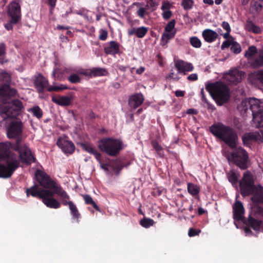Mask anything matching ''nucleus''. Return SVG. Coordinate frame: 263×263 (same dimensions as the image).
<instances>
[{
  "instance_id": "f257e3e1",
  "label": "nucleus",
  "mask_w": 263,
  "mask_h": 263,
  "mask_svg": "<svg viewBox=\"0 0 263 263\" xmlns=\"http://www.w3.org/2000/svg\"><path fill=\"white\" fill-rule=\"evenodd\" d=\"M0 81L6 83L0 87V102L3 103L0 106V115L4 120L16 118L21 113L23 108V103L18 99L8 101L17 92L15 89L11 88L8 84L11 81L10 75L6 72L0 73Z\"/></svg>"
},
{
  "instance_id": "f03ea898",
  "label": "nucleus",
  "mask_w": 263,
  "mask_h": 263,
  "mask_svg": "<svg viewBox=\"0 0 263 263\" xmlns=\"http://www.w3.org/2000/svg\"><path fill=\"white\" fill-rule=\"evenodd\" d=\"M230 70L223 74L221 80L206 84L205 89L217 104L221 106L230 99Z\"/></svg>"
},
{
  "instance_id": "7ed1b4c3",
  "label": "nucleus",
  "mask_w": 263,
  "mask_h": 263,
  "mask_svg": "<svg viewBox=\"0 0 263 263\" xmlns=\"http://www.w3.org/2000/svg\"><path fill=\"white\" fill-rule=\"evenodd\" d=\"M12 143L9 141L0 143V160H5L7 165L0 163V177H10L20 166L18 158L16 154L10 151Z\"/></svg>"
},
{
  "instance_id": "20e7f679",
  "label": "nucleus",
  "mask_w": 263,
  "mask_h": 263,
  "mask_svg": "<svg viewBox=\"0 0 263 263\" xmlns=\"http://www.w3.org/2000/svg\"><path fill=\"white\" fill-rule=\"evenodd\" d=\"M254 178L249 171L246 172L242 180L240 181L239 186L242 195L247 196L252 194L251 200L255 204L263 202V187L258 185L255 186Z\"/></svg>"
},
{
  "instance_id": "39448f33",
  "label": "nucleus",
  "mask_w": 263,
  "mask_h": 263,
  "mask_svg": "<svg viewBox=\"0 0 263 263\" xmlns=\"http://www.w3.org/2000/svg\"><path fill=\"white\" fill-rule=\"evenodd\" d=\"M209 130L222 143V155L230 164V126L217 122L210 126Z\"/></svg>"
},
{
  "instance_id": "423d86ee",
  "label": "nucleus",
  "mask_w": 263,
  "mask_h": 263,
  "mask_svg": "<svg viewBox=\"0 0 263 263\" xmlns=\"http://www.w3.org/2000/svg\"><path fill=\"white\" fill-rule=\"evenodd\" d=\"M233 209L234 223L237 228H238L237 222H241L246 224L243 227V229L247 234L252 233L250 227H251L255 231H259L260 230L262 221L256 219L251 216H249L248 219H246L244 216L245 209L242 203L240 201H236L233 206Z\"/></svg>"
},
{
  "instance_id": "0eeeda50",
  "label": "nucleus",
  "mask_w": 263,
  "mask_h": 263,
  "mask_svg": "<svg viewBox=\"0 0 263 263\" xmlns=\"http://www.w3.org/2000/svg\"><path fill=\"white\" fill-rule=\"evenodd\" d=\"M238 140L237 134L231 128V159L234 163L242 170L248 167V155L247 152L241 147H236V141Z\"/></svg>"
},
{
  "instance_id": "6e6552de",
  "label": "nucleus",
  "mask_w": 263,
  "mask_h": 263,
  "mask_svg": "<svg viewBox=\"0 0 263 263\" xmlns=\"http://www.w3.org/2000/svg\"><path fill=\"white\" fill-rule=\"evenodd\" d=\"M98 143L99 149L111 157L117 156L123 148L122 141L118 139L105 138L100 139Z\"/></svg>"
},
{
  "instance_id": "1a4fd4ad",
  "label": "nucleus",
  "mask_w": 263,
  "mask_h": 263,
  "mask_svg": "<svg viewBox=\"0 0 263 263\" xmlns=\"http://www.w3.org/2000/svg\"><path fill=\"white\" fill-rule=\"evenodd\" d=\"M10 149H12L18 153V155L16 154L18 160H21L22 162L26 164H30L32 162H35V158L32 156L30 149L26 146V145H22L21 140L17 139L15 143H12V146ZM20 162V161H19Z\"/></svg>"
},
{
  "instance_id": "9d476101",
  "label": "nucleus",
  "mask_w": 263,
  "mask_h": 263,
  "mask_svg": "<svg viewBox=\"0 0 263 263\" xmlns=\"http://www.w3.org/2000/svg\"><path fill=\"white\" fill-rule=\"evenodd\" d=\"M35 178L39 185L45 190L54 191L60 185L52 179L45 172L37 170L35 173Z\"/></svg>"
},
{
  "instance_id": "9b49d317",
  "label": "nucleus",
  "mask_w": 263,
  "mask_h": 263,
  "mask_svg": "<svg viewBox=\"0 0 263 263\" xmlns=\"http://www.w3.org/2000/svg\"><path fill=\"white\" fill-rule=\"evenodd\" d=\"M260 101L255 98H250L249 99L243 100L240 104L237 106V109L242 116H245L248 113V111H256L259 107Z\"/></svg>"
},
{
  "instance_id": "f8f14e48",
  "label": "nucleus",
  "mask_w": 263,
  "mask_h": 263,
  "mask_svg": "<svg viewBox=\"0 0 263 263\" xmlns=\"http://www.w3.org/2000/svg\"><path fill=\"white\" fill-rule=\"evenodd\" d=\"M44 192V195L41 200L47 207L51 209H59L61 207V203L53 197L54 194H56L55 191L47 190Z\"/></svg>"
},
{
  "instance_id": "ddd939ff",
  "label": "nucleus",
  "mask_w": 263,
  "mask_h": 263,
  "mask_svg": "<svg viewBox=\"0 0 263 263\" xmlns=\"http://www.w3.org/2000/svg\"><path fill=\"white\" fill-rule=\"evenodd\" d=\"M22 133V123L21 121L12 122L7 130V136L9 138H16L20 139L18 137Z\"/></svg>"
},
{
  "instance_id": "4468645a",
  "label": "nucleus",
  "mask_w": 263,
  "mask_h": 263,
  "mask_svg": "<svg viewBox=\"0 0 263 263\" xmlns=\"http://www.w3.org/2000/svg\"><path fill=\"white\" fill-rule=\"evenodd\" d=\"M7 14L10 18H16L17 21H20L21 19V6L20 4L16 2H12L10 3L8 6Z\"/></svg>"
},
{
  "instance_id": "2eb2a0df",
  "label": "nucleus",
  "mask_w": 263,
  "mask_h": 263,
  "mask_svg": "<svg viewBox=\"0 0 263 263\" xmlns=\"http://www.w3.org/2000/svg\"><path fill=\"white\" fill-rule=\"evenodd\" d=\"M34 84L37 91L40 93L43 92L45 89L47 90L48 88L50 86L48 80L41 73L35 78Z\"/></svg>"
},
{
  "instance_id": "dca6fc26",
  "label": "nucleus",
  "mask_w": 263,
  "mask_h": 263,
  "mask_svg": "<svg viewBox=\"0 0 263 263\" xmlns=\"http://www.w3.org/2000/svg\"><path fill=\"white\" fill-rule=\"evenodd\" d=\"M175 66L179 73L186 74V72L192 71L194 68L193 64L182 60L175 61Z\"/></svg>"
},
{
  "instance_id": "f3484780",
  "label": "nucleus",
  "mask_w": 263,
  "mask_h": 263,
  "mask_svg": "<svg viewBox=\"0 0 263 263\" xmlns=\"http://www.w3.org/2000/svg\"><path fill=\"white\" fill-rule=\"evenodd\" d=\"M57 144L65 153L71 154L75 149V146L71 141L61 137L58 138Z\"/></svg>"
},
{
  "instance_id": "a211bd4d",
  "label": "nucleus",
  "mask_w": 263,
  "mask_h": 263,
  "mask_svg": "<svg viewBox=\"0 0 263 263\" xmlns=\"http://www.w3.org/2000/svg\"><path fill=\"white\" fill-rule=\"evenodd\" d=\"M242 139L245 145H249L253 141L260 140L262 141L263 130H260L259 132L247 133L242 136Z\"/></svg>"
},
{
  "instance_id": "6ab92c4d",
  "label": "nucleus",
  "mask_w": 263,
  "mask_h": 263,
  "mask_svg": "<svg viewBox=\"0 0 263 263\" xmlns=\"http://www.w3.org/2000/svg\"><path fill=\"white\" fill-rule=\"evenodd\" d=\"M120 44L116 41H111L106 43L104 47V52L106 54L115 55L120 53Z\"/></svg>"
},
{
  "instance_id": "aec40b11",
  "label": "nucleus",
  "mask_w": 263,
  "mask_h": 263,
  "mask_svg": "<svg viewBox=\"0 0 263 263\" xmlns=\"http://www.w3.org/2000/svg\"><path fill=\"white\" fill-rule=\"evenodd\" d=\"M260 104L261 103L256 111L252 112L253 116L252 125L256 128L263 127V109L261 108Z\"/></svg>"
},
{
  "instance_id": "412c9836",
  "label": "nucleus",
  "mask_w": 263,
  "mask_h": 263,
  "mask_svg": "<svg viewBox=\"0 0 263 263\" xmlns=\"http://www.w3.org/2000/svg\"><path fill=\"white\" fill-rule=\"evenodd\" d=\"M144 101L143 95L141 93H136L130 96L128 105L132 109H135L142 104Z\"/></svg>"
},
{
  "instance_id": "4be33fe9",
  "label": "nucleus",
  "mask_w": 263,
  "mask_h": 263,
  "mask_svg": "<svg viewBox=\"0 0 263 263\" xmlns=\"http://www.w3.org/2000/svg\"><path fill=\"white\" fill-rule=\"evenodd\" d=\"M46 190L45 189H40L37 184H34L30 188L26 189V193L27 197L31 196L42 199L44 195V191Z\"/></svg>"
},
{
  "instance_id": "5701e85b",
  "label": "nucleus",
  "mask_w": 263,
  "mask_h": 263,
  "mask_svg": "<svg viewBox=\"0 0 263 263\" xmlns=\"http://www.w3.org/2000/svg\"><path fill=\"white\" fill-rule=\"evenodd\" d=\"M51 100L53 102L59 105L67 106L71 104L72 98L71 97L58 96H53Z\"/></svg>"
},
{
  "instance_id": "b1692460",
  "label": "nucleus",
  "mask_w": 263,
  "mask_h": 263,
  "mask_svg": "<svg viewBox=\"0 0 263 263\" xmlns=\"http://www.w3.org/2000/svg\"><path fill=\"white\" fill-rule=\"evenodd\" d=\"M54 191L55 194L60 197L61 201V204H62L65 206L67 205H69L70 204V201H68L70 199V196L60 185L57 187Z\"/></svg>"
},
{
  "instance_id": "393cba45",
  "label": "nucleus",
  "mask_w": 263,
  "mask_h": 263,
  "mask_svg": "<svg viewBox=\"0 0 263 263\" xmlns=\"http://www.w3.org/2000/svg\"><path fill=\"white\" fill-rule=\"evenodd\" d=\"M249 64L250 67L254 69L263 67V48L259 50L258 55L254 58Z\"/></svg>"
},
{
  "instance_id": "a878e982",
  "label": "nucleus",
  "mask_w": 263,
  "mask_h": 263,
  "mask_svg": "<svg viewBox=\"0 0 263 263\" xmlns=\"http://www.w3.org/2000/svg\"><path fill=\"white\" fill-rule=\"evenodd\" d=\"M148 28L142 26L138 28H132L128 30V35H136L139 38H143L147 33Z\"/></svg>"
},
{
  "instance_id": "bb28decb",
  "label": "nucleus",
  "mask_w": 263,
  "mask_h": 263,
  "mask_svg": "<svg viewBox=\"0 0 263 263\" xmlns=\"http://www.w3.org/2000/svg\"><path fill=\"white\" fill-rule=\"evenodd\" d=\"M245 73L237 69H231V85L237 84L245 78Z\"/></svg>"
},
{
  "instance_id": "cd10ccee",
  "label": "nucleus",
  "mask_w": 263,
  "mask_h": 263,
  "mask_svg": "<svg viewBox=\"0 0 263 263\" xmlns=\"http://www.w3.org/2000/svg\"><path fill=\"white\" fill-rule=\"evenodd\" d=\"M81 147L87 153L92 154L95 156L96 159L100 161L101 158V154L97 151V150L93 147L90 143H81Z\"/></svg>"
},
{
  "instance_id": "c85d7f7f",
  "label": "nucleus",
  "mask_w": 263,
  "mask_h": 263,
  "mask_svg": "<svg viewBox=\"0 0 263 263\" xmlns=\"http://www.w3.org/2000/svg\"><path fill=\"white\" fill-rule=\"evenodd\" d=\"M202 35L205 42L212 43L218 37V33L210 29L204 30L202 32Z\"/></svg>"
},
{
  "instance_id": "c756f323",
  "label": "nucleus",
  "mask_w": 263,
  "mask_h": 263,
  "mask_svg": "<svg viewBox=\"0 0 263 263\" xmlns=\"http://www.w3.org/2000/svg\"><path fill=\"white\" fill-rule=\"evenodd\" d=\"M83 74L85 76H89L90 77H96L107 76L108 72L105 68L95 67L90 69L88 73H83Z\"/></svg>"
},
{
  "instance_id": "7c9ffc66",
  "label": "nucleus",
  "mask_w": 263,
  "mask_h": 263,
  "mask_svg": "<svg viewBox=\"0 0 263 263\" xmlns=\"http://www.w3.org/2000/svg\"><path fill=\"white\" fill-rule=\"evenodd\" d=\"M263 7V0H252L251 3L250 11L254 14H258Z\"/></svg>"
},
{
  "instance_id": "2f4dec72",
  "label": "nucleus",
  "mask_w": 263,
  "mask_h": 263,
  "mask_svg": "<svg viewBox=\"0 0 263 263\" xmlns=\"http://www.w3.org/2000/svg\"><path fill=\"white\" fill-rule=\"evenodd\" d=\"M245 29L249 32L254 33L255 34L260 33L262 29L260 27L256 25L252 21L248 20L245 25Z\"/></svg>"
},
{
  "instance_id": "473e14b6",
  "label": "nucleus",
  "mask_w": 263,
  "mask_h": 263,
  "mask_svg": "<svg viewBox=\"0 0 263 263\" xmlns=\"http://www.w3.org/2000/svg\"><path fill=\"white\" fill-rule=\"evenodd\" d=\"M176 33V30H174L173 32H165L162 34L161 39V44L162 46L166 45L169 41L173 39Z\"/></svg>"
},
{
  "instance_id": "72a5a7b5",
  "label": "nucleus",
  "mask_w": 263,
  "mask_h": 263,
  "mask_svg": "<svg viewBox=\"0 0 263 263\" xmlns=\"http://www.w3.org/2000/svg\"><path fill=\"white\" fill-rule=\"evenodd\" d=\"M68 206L72 218L76 220V221L78 223L79 222V218L81 217V214L76 205L72 201H70V204Z\"/></svg>"
},
{
  "instance_id": "f704fd0d",
  "label": "nucleus",
  "mask_w": 263,
  "mask_h": 263,
  "mask_svg": "<svg viewBox=\"0 0 263 263\" xmlns=\"http://www.w3.org/2000/svg\"><path fill=\"white\" fill-rule=\"evenodd\" d=\"M187 192L193 196L197 197L199 196L200 191V187L193 183L189 182L187 186Z\"/></svg>"
},
{
  "instance_id": "c9c22d12",
  "label": "nucleus",
  "mask_w": 263,
  "mask_h": 263,
  "mask_svg": "<svg viewBox=\"0 0 263 263\" xmlns=\"http://www.w3.org/2000/svg\"><path fill=\"white\" fill-rule=\"evenodd\" d=\"M82 197L86 204L91 205L93 208L97 211L100 212V209L96 203L93 200L91 197L88 194L82 195Z\"/></svg>"
},
{
  "instance_id": "e433bc0d",
  "label": "nucleus",
  "mask_w": 263,
  "mask_h": 263,
  "mask_svg": "<svg viewBox=\"0 0 263 263\" xmlns=\"http://www.w3.org/2000/svg\"><path fill=\"white\" fill-rule=\"evenodd\" d=\"M28 111L33 115L37 119H40L43 116V111L39 106H34L30 108Z\"/></svg>"
},
{
  "instance_id": "4c0bfd02",
  "label": "nucleus",
  "mask_w": 263,
  "mask_h": 263,
  "mask_svg": "<svg viewBox=\"0 0 263 263\" xmlns=\"http://www.w3.org/2000/svg\"><path fill=\"white\" fill-rule=\"evenodd\" d=\"M231 51L235 54H238L241 51L240 45L234 41V39L231 36Z\"/></svg>"
},
{
  "instance_id": "58836bf2",
  "label": "nucleus",
  "mask_w": 263,
  "mask_h": 263,
  "mask_svg": "<svg viewBox=\"0 0 263 263\" xmlns=\"http://www.w3.org/2000/svg\"><path fill=\"white\" fill-rule=\"evenodd\" d=\"M258 52L256 46L254 45L249 46L245 53V57L247 58H250L258 53Z\"/></svg>"
},
{
  "instance_id": "ea45409f",
  "label": "nucleus",
  "mask_w": 263,
  "mask_h": 263,
  "mask_svg": "<svg viewBox=\"0 0 263 263\" xmlns=\"http://www.w3.org/2000/svg\"><path fill=\"white\" fill-rule=\"evenodd\" d=\"M155 223L153 219L149 218H143L140 221V224L144 228H148L153 226Z\"/></svg>"
},
{
  "instance_id": "a19ab883",
  "label": "nucleus",
  "mask_w": 263,
  "mask_h": 263,
  "mask_svg": "<svg viewBox=\"0 0 263 263\" xmlns=\"http://www.w3.org/2000/svg\"><path fill=\"white\" fill-rule=\"evenodd\" d=\"M69 89V88L66 85L60 84L58 86H51L49 87L47 89V91L49 92L59 91Z\"/></svg>"
},
{
  "instance_id": "79ce46f5",
  "label": "nucleus",
  "mask_w": 263,
  "mask_h": 263,
  "mask_svg": "<svg viewBox=\"0 0 263 263\" xmlns=\"http://www.w3.org/2000/svg\"><path fill=\"white\" fill-rule=\"evenodd\" d=\"M190 42L191 45L196 48H200L202 45L200 39L197 36H192L190 38Z\"/></svg>"
},
{
  "instance_id": "37998d69",
  "label": "nucleus",
  "mask_w": 263,
  "mask_h": 263,
  "mask_svg": "<svg viewBox=\"0 0 263 263\" xmlns=\"http://www.w3.org/2000/svg\"><path fill=\"white\" fill-rule=\"evenodd\" d=\"M6 46L4 43H0V63L3 64L7 62L4 61L3 57L6 54Z\"/></svg>"
},
{
  "instance_id": "c03bdc74",
  "label": "nucleus",
  "mask_w": 263,
  "mask_h": 263,
  "mask_svg": "<svg viewBox=\"0 0 263 263\" xmlns=\"http://www.w3.org/2000/svg\"><path fill=\"white\" fill-rule=\"evenodd\" d=\"M176 24V21L175 20H172L169 22L165 26L164 28V31L165 32H173L175 29Z\"/></svg>"
},
{
  "instance_id": "a18cd8bd",
  "label": "nucleus",
  "mask_w": 263,
  "mask_h": 263,
  "mask_svg": "<svg viewBox=\"0 0 263 263\" xmlns=\"http://www.w3.org/2000/svg\"><path fill=\"white\" fill-rule=\"evenodd\" d=\"M19 21H17L16 18H10L9 21L5 24V28L8 30H12L13 28V26L17 24Z\"/></svg>"
},
{
  "instance_id": "49530a36",
  "label": "nucleus",
  "mask_w": 263,
  "mask_h": 263,
  "mask_svg": "<svg viewBox=\"0 0 263 263\" xmlns=\"http://www.w3.org/2000/svg\"><path fill=\"white\" fill-rule=\"evenodd\" d=\"M181 5L185 10H189L192 8L193 1L192 0H182Z\"/></svg>"
},
{
  "instance_id": "de8ad7c7",
  "label": "nucleus",
  "mask_w": 263,
  "mask_h": 263,
  "mask_svg": "<svg viewBox=\"0 0 263 263\" xmlns=\"http://www.w3.org/2000/svg\"><path fill=\"white\" fill-rule=\"evenodd\" d=\"M68 81L71 83H78L81 82V79L77 74H72L68 78Z\"/></svg>"
},
{
  "instance_id": "09e8293b",
  "label": "nucleus",
  "mask_w": 263,
  "mask_h": 263,
  "mask_svg": "<svg viewBox=\"0 0 263 263\" xmlns=\"http://www.w3.org/2000/svg\"><path fill=\"white\" fill-rule=\"evenodd\" d=\"M108 36V32L105 29H101L100 30V34L99 38L101 41H105Z\"/></svg>"
},
{
  "instance_id": "8fccbe9b",
  "label": "nucleus",
  "mask_w": 263,
  "mask_h": 263,
  "mask_svg": "<svg viewBox=\"0 0 263 263\" xmlns=\"http://www.w3.org/2000/svg\"><path fill=\"white\" fill-rule=\"evenodd\" d=\"M200 233V230H196L193 228H190L188 232V235L190 237H194L196 235H198Z\"/></svg>"
},
{
  "instance_id": "3c124183",
  "label": "nucleus",
  "mask_w": 263,
  "mask_h": 263,
  "mask_svg": "<svg viewBox=\"0 0 263 263\" xmlns=\"http://www.w3.org/2000/svg\"><path fill=\"white\" fill-rule=\"evenodd\" d=\"M153 148L157 152H159L162 150V148L161 146L158 143L156 140H152L151 142Z\"/></svg>"
},
{
  "instance_id": "603ef678",
  "label": "nucleus",
  "mask_w": 263,
  "mask_h": 263,
  "mask_svg": "<svg viewBox=\"0 0 263 263\" xmlns=\"http://www.w3.org/2000/svg\"><path fill=\"white\" fill-rule=\"evenodd\" d=\"M62 74V71L61 69L58 68H55L54 69L52 73V76L54 78L56 77L59 79L60 77V75Z\"/></svg>"
},
{
  "instance_id": "864d4df0",
  "label": "nucleus",
  "mask_w": 263,
  "mask_h": 263,
  "mask_svg": "<svg viewBox=\"0 0 263 263\" xmlns=\"http://www.w3.org/2000/svg\"><path fill=\"white\" fill-rule=\"evenodd\" d=\"M146 13V9L143 7L140 8L137 11V15L141 18H144Z\"/></svg>"
},
{
  "instance_id": "5fc2aeb1",
  "label": "nucleus",
  "mask_w": 263,
  "mask_h": 263,
  "mask_svg": "<svg viewBox=\"0 0 263 263\" xmlns=\"http://www.w3.org/2000/svg\"><path fill=\"white\" fill-rule=\"evenodd\" d=\"M172 14V12L170 10H167L163 12L162 15L164 20H168L171 17Z\"/></svg>"
},
{
  "instance_id": "6e6d98bb",
  "label": "nucleus",
  "mask_w": 263,
  "mask_h": 263,
  "mask_svg": "<svg viewBox=\"0 0 263 263\" xmlns=\"http://www.w3.org/2000/svg\"><path fill=\"white\" fill-rule=\"evenodd\" d=\"M230 46V40L227 39L223 42L221 45V49L224 50L225 48H228Z\"/></svg>"
},
{
  "instance_id": "4d7b16f0",
  "label": "nucleus",
  "mask_w": 263,
  "mask_h": 263,
  "mask_svg": "<svg viewBox=\"0 0 263 263\" xmlns=\"http://www.w3.org/2000/svg\"><path fill=\"white\" fill-rule=\"evenodd\" d=\"M187 80L191 81H195L197 80L198 76L196 73H192L189 75L187 78Z\"/></svg>"
},
{
  "instance_id": "13d9d810",
  "label": "nucleus",
  "mask_w": 263,
  "mask_h": 263,
  "mask_svg": "<svg viewBox=\"0 0 263 263\" xmlns=\"http://www.w3.org/2000/svg\"><path fill=\"white\" fill-rule=\"evenodd\" d=\"M168 78H171V79H173L175 81H178L180 79V78L177 75V74H175L174 72H171L168 76Z\"/></svg>"
},
{
  "instance_id": "bf43d9fd",
  "label": "nucleus",
  "mask_w": 263,
  "mask_h": 263,
  "mask_svg": "<svg viewBox=\"0 0 263 263\" xmlns=\"http://www.w3.org/2000/svg\"><path fill=\"white\" fill-rule=\"evenodd\" d=\"M233 124L234 127L237 129H240L241 127L240 123L238 120L236 118H234L233 120Z\"/></svg>"
},
{
  "instance_id": "052dcab7",
  "label": "nucleus",
  "mask_w": 263,
  "mask_h": 263,
  "mask_svg": "<svg viewBox=\"0 0 263 263\" xmlns=\"http://www.w3.org/2000/svg\"><path fill=\"white\" fill-rule=\"evenodd\" d=\"M185 91L178 90L175 91V96L177 97H182L184 96Z\"/></svg>"
},
{
  "instance_id": "680f3d73",
  "label": "nucleus",
  "mask_w": 263,
  "mask_h": 263,
  "mask_svg": "<svg viewBox=\"0 0 263 263\" xmlns=\"http://www.w3.org/2000/svg\"><path fill=\"white\" fill-rule=\"evenodd\" d=\"M222 27L227 31H230V27L228 22H223L222 23Z\"/></svg>"
},
{
  "instance_id": "e2e57ef3",
  "label": "nucleus",
  "mask_w": 263,
  "mask_h": 263,
  "mask_svg": "<svg viewBox=\"0 0 263 263\" xmlns=\"http://www.w3.org/2000/svg\"><path fill=\"white\" fill-rule=\"evenodd\" d=\"M257 78L259 80V81L261 83H263V70H261L258 73H257Z\"/></svg>"
},
{
  "instance_id": "0e129e2a",
  "label": "nucleus",
  "mask_w": 263,
  "mask_h": 263,
  "mask_svg": "<svg viewBox=\"0 0 263 263\" xmlns=\"http://www.w3.org/2000/svg\"><path fill=\"white\" fill-rule=\"evenodd\" d=\"M57 0H48V5L50 6L51 9H53L56 4Z\"/></svg>"
},
{
  "instance_id": "69168bd1",
  "label": "nucleus",
  "mask_w": 263,
  "mask_h": 263,
  "mask_svg": "<svg viewBox=\"0 0 263 263\" xmlns=\"http://www.w3.org/2000/svg\"><path fill=\"white\" fill-rule=\"evenodd\" d=\"M205 213H207V211L201 207H199L198 209V214L199 215H202Z\"/></svg>"
},
{
  "instance_id": "338daca9",
  "label": "nucleus",
  "mask_w": 263,
  "mask_h": 263,
  "mask_svg": "<svg viewBox=\"0 0 263 263\" xmlns=\"http://www.w3.org/2000/svg\"><path fill=\"white\" fill-rule=\"evenodd\" d=\"M201 100L203 102H207V99L205 98V95H204V89L202 88L201 90Z\"/></svg>"
},
{
  "instance_id": "774afa93",
  "label": "nucleus",
  "mask_w": 263,
  "mask_h": 263,
  "mask_svg": "<svg viewBox=\"0 0 263 263\" xmlns=\"http://www.w3.org/2000/svg\"><path fill=\"white\" fill-rule=\"evenodd\" d=\"M70 28L69 26H64L60 25L57 26V29L58 30H68Z\"/></svg>"
}]
</instances>
